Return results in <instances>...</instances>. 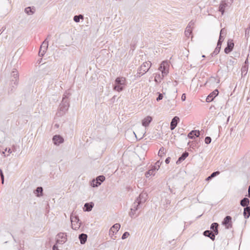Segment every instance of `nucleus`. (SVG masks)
I'll use <instances>...</instances> for the list:
<instances>
[{
    "mask_svg": "<svg viewBox=\"0 0 250 250\" xmlns=\"http://www.w3.org/2000/svg\"><path fill=\"white\" fill-rule=\"evenodd\" d=\"M81 19H83V15H76L73 17V20L76 22H79Z\"/></svg>",
    "mask_w": 250,
    "mask_h": 250,
    "instance_id": "nucleus-32",
    "label": "nucleus"
},
{
    "mask_svg": "<svg viewBox=\"0 0 250 250\" xmlns=\"http://www.w3.org/2000/svg\"><path fill=\"white\" fill-rule=\"evenodd\" d=\"M141 208L142 205L135 200L131 208L129 216L131 218L137 217L139 215V212H137V211Z\"/></svg>",
    "mask_w": 250,
    "mask_h": 250,
    "instance_id": "nucleus-2",
    "label": "nucleus"
},
{
    "mask_svg": "<svg viewBox=\"0 0 250 250\" xmlns=\"http://www.w3.org/2000/svg\"><path fill=\"white\" fill-rule=\"evenodd\" d=\"M234 43L232 40H229L227 42V47L224 49V52L226 54H229L232 51L234 47Z\"/></svg>",
    "mask_w": 250,
    "mask_h": 250,
    "instance_id": "nucleus-11",
    "label": "nucleus"
},
{
    "mask_svg": "<svg viewBox=\"0 0 250 250\" xmlns=\"http://www.w3.org/2000/svg\"><path fill=\"white\" fill-rule=\"evenodd\" d=\"M219 91L218 89L214 90L213 92L210 93L206 98V102L208 103L211 102L213 99L218 95Z\"/></svg>",
    "mask_w": 250,
    "mask_h": 250,
    "instance_id": "nucleus-13",
    "label": "nucleus"
},
{
    "mask_svg": "<svg viewBox=\"0 0 250 250\" xmlns=\"http://www.w3.org/2000/svg\"><path fill=\"white\" fill-rule=\"evenodd\" d=\"M24 12L28 15H33L35 12V9L33 8H31V7H27L25 8Z\"/></svg>",
    "mask_w": 250,
    "mask_h": 250,
    "instance_id": "nucleus-29",
    "label": "nucleus"
},
{
    "mask_svg": "<svg viewBox=\"0 0 250 250\" xmlns=\"http://www.w3.org/2000/svg\"><path fill=\"white\" fill-rule=\"evenodd\" d=\"M126 84V79L125 77H117L115 81V85L113 86V89L118 92H121L124 89Z\"/></svg>",
    "mask_w": 250,
    "mask_h": 250,
    "instance_id": "nucleus-1",
    "label": "nucleus"
},
{
    "mask_svg": "<svg viewBox=\"0 0 250 250\" xmlns=\"http://www.w3.org/2000/svg\"><path fill=\"white\" fill-rule=\"evenodd\" d=\"M52 140L54 145L59 146L64 141L63 138L59 135H56L53 137Z\"/></svg>",
    "mask_w": 250,
    "mask_h": 250,
    "instance_id": "nucleus-14",
    "label": "nucleus"
},
{
    "mask_svg": "<svg viewBox=\"0 0 250 250\" xmlns=\"http://www.w3.org/2000/svg\"><path fill=\"white\" fill-rule=\"evenodd\" d=\"M105 177L104 175H100L95 179H93L90 183L91 187L93 188L98 187L105 180Z\"/></svg>",
    "mask_w": 250,
    "mask_h": 250,
    "instance_id": "nucleus-8",
    "label": "nucleus"
},
{
    "mask_svg": "<svg viewBox=\"0 0 250 250\" xmlns=\"http://www.w3.org/2000/svg\"><path fill=\"white\" fill-rule=\"evenodd\" d=\"M170 157H167V158H166V159L165 160V163L167 164H168L170 162Z\"/></svg>",
    "mask_w": 250,
    "mask_h": 250,
    "instance_id": "nucleus-50",
    "label": "nucleus"
},
{
    "mask_svg": "<svg viewBox=\"0 0 250 250\" xmlns=\"http://www.w3.org/2000/svg\"><path fill=\"white\" fill-rule=\"evenodd\" d=\"M211 142V138L210 137H206L205 139V142L206 144L208 145Z\"/></svg>",
    "mask_w": 250,
    "mask_h": 250,
    "instance_id": "nucleus-41",
    "label": "nucleus"
},
{
    "mask_svg": "<svg viewBox=\"0 0 250 250\" xmlns=\"http://www.w3.org/2000/svg\"><path fill=\"white\" fill-rule=\"evenodd\" d=\"M236 62L235 61L234 59H230L228 60L227 62V67H229V65L233 66L235 63H236Z\"/></svg>",
    "mask_w": 250,
    "mask_h": 250,
    "instance_id": "nucleus-36",
    "label": "nucleus"
},
{
    "mask_svg": "<svg viewBox=\"0 0 250 250\" xmlns=\"http://www.w3.org/2000/svg\"><path fill=\"white\" fill-rule=\"evenodd\" d=\"M248 33V32H247V30H246V33Z\"/></svg>",
    "mask_w": 250,
    "mask_h": 250,
    "instance_id": "nucleus-64",
    "label": "nucleus"
},
{
    "mask_svg": "<svg viewBox=\"0 0 250 250\" xmlns=\"http://www.w3.org/2000/svg\"><path fill=\"white\" fill-rule=\"evenodd\" d=\"M170 201L168 200V201H167V203L168 204H170Z\"/></svg>",
    "mask_w": 250,
    "mask_h": 250,
    "instance_id": "nucleus-62",
    "label": "nucleus"
},
{
    "mask_svg": "<svg viewBox=\"0 0 250 250\" xmlns=\"http://www.w3.org/2000/svg\"><path fill=\"white\" fill-rule=\"evenodd\" d=\"M158 96L156 98L157 101L159 102V101L161 100L163 98V94L162 93H160L159 92H158Z\"/></svg>",
    "mask_w": 250,
    "mask_h": 250,
    "instance_id": "nucleus-44",
    "label": "nucleus"
},
{
    "mask_svg": "<svg viewBox=\"0 0 250 250\" xmlns=\"http://www.w3.org/2000/svg\"><path fill=\"white\" fill-rule=\"evenodd\" d=\"M5 141V134L4 132L0 131V145L3 144Z\"/></svg>",
    "mask_w": 250,
    "mask_h": 250,
    "instance_id": "nucleus-31",
    "label": "nucleus"
},
{
    "mask_svg": "<svg viewBox=\"0 0 250 250\" xmlns=\"http://www.w3.org/2000/svg\"><path fill=\"white\" fill-rule=\"evenodd\" d=\"M203 235L209 238L212 241H214L215 239V234H214L211 230H206L204 231Z\"/></svg>",
    "mask_w": 250,
    "mask_h": 250,
    "instance_id": "nucleus-18",
    "label": "nucleus"
},
{
    "mask_svg": "<svg viewBox=\"0 0 250 250\" xmlns=\"http://www.w3.org/2000/svg\"><path fill=\"white\" fill-rule=\"evenodd\" d=\"M6 27L5 26H3L0 30V35L2 34L4 31L5 30Z\"/></svg>",
    "mask_w": 250,
    "mask_h": 250,
    "instance_id": "nucleus-51",
    "label": "nucleus"
},
{
    "mask_svg": "<svg viewBox=\"0 0 250 250\" xmlns=\"http://www.w3.org/2000/svg\"><path fill=\"white\" fill-rule=\"evenodd\" d=\"M129 235V233L128 232H127V231L125 232L122 236V239L123 240L125 239L126 238H127Z\"/></svg>",
    "mask_w": 250,
    "mask_h": 250,
    "instance_id": "nucleus-43",
    "label": "nucleus"
},
{
    "mask_svg": "<svg viewBox=\"0 0 250 250\" xmlns=\"http://www.w3.org/2000/svg\"><path fill=\"white\" fill-rule=\"evenodd\" d=\"M45 52H46L45 51H44L43 50H41V49H40V50H39V55L40 57H42V56H43V55H44Z\"/></svg>",
    "mask_w": 250,
    "mask_h": 250,
    "instance_id": "nucleus-47",
    "label": "nucleus"
},
{
    "mask_svg": "<svg viewBox=\"0 0 250 250\" xmlns=\"http://www.w3.org/2000/svg\"><path fill=\"white\" fill-rule=\"evenodd\" d=\"M152 121V118L150 116H147L142 120V125L145 127H147L149 125V124Z\"/></svg>",
    "mask_w": 250,
    "mask_h": 250,
    "instance_id": "nucleus-19",
    "label": "nucleus"
},
{
    "mask_svg": "<svg viewBox=\"0 0 250 250\" xmlns=\"http://www.w3.org/2000/svg\"><path fill=\"white\" fill-rule=\"evenodd\" d=\"M0 178H1V183L2 184H4V175H0Z\"/></svg>",
    "mask_w": 250,
    "mask_h": 250,
    "instance_id": "nucleus-52",
    "label": "nucleus"
},
{
    "mask_svg": "<svg viewBox=\"0 0 250 250\" xmlns=\"http://www.w3.org/2000/svg\"><path fill=\"white\" fill-rule=\"evenodd\" d=\"M164 151H165L164 147H161L159 151V152H158V155L160 157H162L163 154H164V153H165Z\"/></svg>",
    "mask_w": 250,
    "mask_h": 250,
    "instance_id": "nucleus-40",
    "label": "nucleus"
},
{
    "mask_svg": "<svg viewBox=\"0 0 250 250\" xmlns=\"http://www.w3.org/2000/svg\"><path fill=\"white\" fill-rule=\"evenodd\" d=\"M220 174V172L219 171H216L215 172H212L208 177L206 180V181H209L211 180L214 177H216V176Z\"/></svg>",
    "mask_w": 250,
    "mask_h": 250,
    "instance_id": "nucleus-30",
    "label": "nucleus"
},
{
    "mask_svg": "<svg viewBox=\"0 0 250 250\" xmlns=\"http://www.w3.org/2000/svg\"><path fill=\"white\" fill-rule=\"evenodd\" d=\"M229 119H230V116H229V117H228V119H227V122H228L229 121Z\"/></svg>",
    "mask_w": 250,
    "mask_h": 250,
    "instance_id": "nucleus-61",
    "label": "nucleus"
},
{
    "mask_svg": "<svg viewBox=\"0 0 250 250\" xmlns=\"http://www.w3.org/2000/svg\"><path fill=\"white\" fill-rule=\"evenodd\" d=\"M192 32V29L191 28H188V27H186V30L185 31V34L186 37L189 38V36L190 35L191 33Z\"/></svg>",
    "mask_w": 250,
    "mask_h": 250,
    "instance_id": "nucleus-34",
    "label": "nucleus"
},
{
    "mask_svg": "<svg viewBox=\"0 0 250 250\" xmlns=\"http://www.w3.org/2000/svg\"><path fill=\"white\" fill-rule=\"evenodd\" d=\"M221 48V45H220V46H218V44H217V46H216L215 48L219 49V50H220Z\"/></svg>",
    "mask_w": 250,
    "mask_h": 250,
    "instance_id": "nucleus-57",
    "label": "nucleus"
},
{
    "mask_svg": "<svg viewBox=\"0 0 250 250\" xmlns=\"http://www.w3.org/2000/svg\"><path fill=\"white\" fill-rule=\"evenodd\" d=\"M248 59H247L245 60V64L246 65H247V64H248Z\"/></svg>",
    "mask_w": 250,
    "mask_h": 250,
    "instance_id": "nucleus-59",
    "label": "nucleus"
},
{
    "mask_svg": "<svg viewBox=\"0 0 250 250\" xmlns=\"http://www.w3.org/2000/svg\"><path fill=\"white\" fill-rule=\"evenodd\" d=\"M223 42V41H220V40H218L217 43V44H218V46H220V45H221Z\"/></svg>",
    "mask_w": 250,
    "mask_h": 250,
    "instance_id": "nucleus-54",
    "label": "nucleus"
},
{
    "mask_svg": "<svg viewBox=\"0 0 250 250\" xmlns=\"http://www.w3.org/2000/svg\"><path fill=\"white\" fill-rule=\"evenodd\" d=\"M94 203L93 202L86 203L84 205L83 210L84 211H90L92 210L94 207Z\"/></svg>",
    "mask_w": 250,
    "mask_h": 250,
    "instance_id": "nucleus-21",
    "label": "nucleus"
},
{
    "mask_svg": "<svg viewBox=\"0 0 250 250\" xmlns=\"http://www.w3.org/2000/svg\"><path fill=\"white\" fill-rule=\"evenodd\" d=\"M34 193L37 197H41L43 195V188L42 187H38L34 190Z\"/></svg>",
    "mask_w": 250,
    "mask_h": 250,
    "instance_id": "nucleus-25",
    "label": "nucleus"
},
{
    "mask_svg": "<svg viewBox=\"0 0 250 250\" xmlns=\"http://www.w3.org/2000/svg\"><path fill=\"white\" fill-rule=\"evenodd\" d=\"M218 226L219 224L217 223H213L210 227V230L216 235L219 233Z\"/></svg>",
    "mask_w": 250,
    "mask_h": 250,
    "instance_id": "nucleus-20",
    "label": "nucleus"
},
{
    "mask_svg": "<svg viewBox=\"0 0 250 250\" xmlns=\"http://www.w3.org/2000/svg\"><path fill=\"white\" fill-rule=\"evenodd\" d=\"M169 67V62L167 61H163L161 63L159 70L161 71L163 77H165L168 73Z\"/></svg>",
    "mask_w": 250,
    "mask_h": 250,
    "instance_id": "nucleus-4",
    "label": "nucleus"
},
{
    "mask_svg": "<svg viewBox=\"0 0 250 250\" xmlns=\"http://www.w3.org/2000/svg\"><path fill=\"white\" fill-rule=\"evenodd\" d=\"M248 197L250 198V185L249 186L248 188Z\"/></svg>",
    "mask_w": 250,
    "mask_h": 250,
    "instance_id": "nucleus-55",
    "label": "nucleus"
},
{
    "mask_svg": "<svg viewBox=\"0 0 250 250\" xmlns=\"http://www.w3.org/2000/svg\"><path fill=\"white\" fill-rule=\"evenodd\" d=\"M240 205L243 207H248L250 203V200L247 197H244L240 201Z\"/></svg>",
    "mask_w": 250,
    "mask_h": 250,
    "instance_id": "nucleus-27",
    "label": "nucleus"
},
{
    "mask_svg": "<svg viewBox=\"0 0 250 250\" xmlns=\"http://www.w3.org/2000/svg\"><path fill=\"white\" fill-rule=\"evenodd\" d=\"M232 0H222L219 7V11L223 15L226 8L229 7L232 3Z\"/></svg>",
    "mask_w": 250,
    "mask_h": 250,
    "instance_id": "nucleus-6",
    "label": "nucleus"
},
{
    "mask_svg": "<svg viewBox=\"0 0 250 250\" xmlns=\"http://www.w3.org/2000/svg\"><path fill=\"white\" fill-rule=\"evenodd\" d=\"M243 215L244 218L248 219L250 216V206L245 207L244 209Z\"/></svg>",
    "mask_w": 250,
    "mask_h": 250,
    "instance_id": "nucleus-26",
    "label": "nucleus"
},
{
    "mask_svg": "<svg viewBox=\"0 0 250 250\" xmlns=\"http://www.w3.org/2000/svg\"><path fill=\"white\" fill-rule=\"evenodd\" d=\"M202 57L203 58H205V56L204 55H202Z\"/></svg>",
    "mask_w": 250,
    "mask_h": 250,
    "instance_id": "nucleus-63",
    "label": "nucleus"
},
{
    "mask_svg": "<svg viewBox=\"0 0 250 250\" xmlns=\"http://www.w3.org/2000/svg\"><path fill=\"white\" fill-rule=\"evenodd\" d=\"M197 143H196L194 141H191V142H189L188 143V145L190 147H192V148H194L195 147H196L197 146Z\"/></svg>",
    "mask_w": 250,
    "mask_h": 250,
    "instance_id": "nucleus-38",
    "label": "nucleus"
},
{
    "mask_svg": "<svg viewBox=\"0 0 250 250\" xmlns=\"http://www.w3.org/2000/svg\"><path fill=\"white\" fill-rule=\"evenodd\" d=\"M8 151V152L9 153V154H11L12 152V149L10 148H9L8 149H7V150Z\"/></svg>",
    "mask_w": 250,
    "mask_h": 250,
    "instance_id": "nucleus-56",
    "label": "nucleus"
},
{
    "mask_svg": "<svg viewBox=\"0 0 250 250\" xmlns=\"http://www.w3.org/2000/svg\"><path fill=\"white\" fill-rule=\"evenodd\" d=\"M219 49L215 48L214 51L211 54V57H213L216 55H217L220 52Z\"/></svg>",
    "mask_w": 250,
    "mask_h": 250,
    "instance_id": "nucleus-42",
    "label": "nucleus"
},
{
    "mask_svg": "<svg viewBox=\"0 0 250 250\" xmlns=\"http://www.w3.org/2000/svg\"><path fill=\"white\" fill-rule=\"evenodd\" d=\"M50 35L48 36L47 38L44 41V42L41 44L40 48L41 50H43L46 52L48 46V41H47V39L50 37Z\"/></svg>",
    "mask_w": 250,
    "mask_h": 250,
    "instance_id": "nucleus-22",
    "label": "nucleus"
},
{
    "mask_svg": "<svg viewBox=\"0 0 250 250\" xmlns=\"http://www.w3.org/2000/svg\"><path fill=\"white\" fill-rule=\"evenodd\" d=\"M188 153L187 151L183 152L181 156L178 158V159L176 161V164H180L182 162L185 160V159L188 156Z\"/></svg>",
    "mask_w": 250,
    "mask_h": 250,
    "instance_id": "nucleus-23",
    "label": "nucleus"
},
{
    "mask_svg": "<svg viewBox=\"0 0 250 250\" xmlns=\"http://www.w3.org/2000/svg\"><path fill=\"white\" fill-rule=\"evenodd\" d=\"M186 99V96L185 93H183L181 97V100L182 101H185Z\"/></svg>",
    "mask_w": 250,
    "mask_h": 250,
    "instance_id": "nucleus-48",
    "label": "nucleus"
},
{
    "mask_svg": "<svg viewBox=\"0 0 250 250\" xmlns=\"http://www.w3.org/2000/svg\"><path fill=\"white\" fill-rule=\"evenodd\" d=\"M156 170L154 169V167L151 166V168L146 172L145 175L146 178H148L149 176L153 175L154 176L155 175V172Z\"/></svg>",
    "mask_w": 250,
    "mask_h": 250,
    "instance_id": "nucleus-28",
    "label": "nucleus"
},
{
    "mask_svg": "<svg viewBox=\"0 0 250 250\" xmlns=\"http://www.w3.org/2000/svg\"><path fill=\"white\" fill-rule=\"evenodd\" d=\"M248 65L247 66L245 65V66H243L242 68V69H241L242 74H244L245 75H246L247 73V72H248Z\"/></svg>",
    "mask_w": 250,
    "mask_h": 250,
    "instance_id": "nucleus-39",
    "label": "nucleus"
},
{
    "mask_svg": "<svg viewBox=\"0 0 250 250\" xmlns=\"http://www.w3.org/2000/svg\"><path fill=\"white\" fill-rule=\"evenodd\" d=\"M2 175H3L2 170L1 169H0V176Z\"/></svg>",
    "mask_w": 250,
    "mask_h": 250,
    "instance_id": "nucleus-60",
    "label": "nucleus"
},
{
    "mask_svg": "<svg viewBox=\"0 0 250 250\" xmlns=\"http://www.w3.org/2000/svg\"><path fill=\"white\" fill-rule=\"evenodd\" d=\"M121 225L119 223L114 224L109 230V235H114L115 233H116L120 229Z\"/></svg>",
    "mask_w": 250,
    "mask_h": 250,
    "instance_id": "nucleus-17",
    "label": "nucleus"
},
{
    "mask_svg": "<svg viewBox=\"0 0 250 250\" xmlns=\"http://www.w3.org/2000/svg\"><path fill=\"white\" fill-rule=\"evenodd\" d=\"M69 107V103L68 98L67 95L64 94L62 102L59 106V109L60 111L65 113Z\"/></svg>",
    "mask_w": 250,
    "mask_h": 250,
    "instance_id": "nucleus-3",
    "label": "nucleus"
},
{
    "mask_svg": "<svg viewBox=\"0 0 250 250\" xmlns=\"http://www.w3.org/2000/svg\"><path fill=\"white\" fill-rule=\"evenodd\" d=\"M194 22L193 21H191L189 22V23L187 27H188V28H191L192 27H193V26L194 25Z\"/></svg>",
    "mask_w": 250,
    "mask_h": 250,
    "instance_id": "nucleus-46",
    "label": "nucleus"
},
{
    "mask_svg": "<svg viewBox=\"0 0 250 250\" xmlns=\"http://www.w3.org/2000/svg\"><path fill=\"white\" fill-rule=\"evenodd\" d=\"M147 197V194L146 193L142 192L137 198L136 201L142 205L146 201Z\"/></svg>",
    "mask_w": 250,
    "mask_h": 250,
    "instance_id": "nucleus-12",
    "label": "nucleus"
},
{
    "mask_svg": "<svg viewBox=\"0 0 250 250\" xmlns=\"http://www.w3.org/2000/svg\"><path fill=\"white\" fill-rule=\"evenodd\" d=\"M151 63L150 62H145L139 67L138 70V74H139V77L145 74L147 72L151 66Z\"/></svg>",
    "mask_w": 250,
    "mask_h": 250,
    "instance_id": "nucleus-5",
    "label": "nucleus"
},
{
    "mask_svg": "<svg viewBox=\"0 0 250 250\" xmlns=\"http://www.w3.org/2000/svg\"><path fill=\"white\" fill-rule=\"evenodd\" d=\"M224 38H225V37H224L223 35H220L219 36V40H220V41H224Z\"/></svg>",
    "mask_w": 250,
    "mask_h": 250,
    "instance_id": "nucleus-53",
    "label": "nucleus"
},
{
    "mask_svg": "<svg viewBox=\"0 0 250 250\" xmlns=\"http://www.w3.org/2000/svg\"><path fill=\"white\" fill-rule=\"evenodd\" d=\"M180 121V119L177 116H175L172 119L170 122V128L171 130L174 129L177 126L178 123Z\"/></svg>",
    "mask_w": 250,
    "mask_h": 250,
    "instance_id": "nucleus-15",
    "label": "nucleus"
},
{
    "mask_svg": "<svg viewBox=\"0 0 250 250\" xmlns=\"http://www.w3.org/2000/svg\"><path fill=\"white\" fill-rule=\"evenodd\" d=\"M11 149L12 151L16 152L17 151V146L15 145H13Z\"/></svg>",
    "mask_w": 250,
    "mask_h": 250,
    "instance_id": "nucleus-49",
    "label": "nucleus"
},
{
    "mask_svg": "<svg viewBox=\"0 0 250 250\" xmlns=\"http://www.w3.org/2000/svg\"><path fill=\"white\" fill-rule=\"evenodd\" d=\"M232 218L230 216H226L222 222V224L225 226L226 229H229L232 228Z\"/></svg>",
    "mask_w": 250,
    "mask_h": 250,
    "instance_id": "nucleus-10",
    "label": "nucleus"
},
{
    "mask_svg": "<svg viewBox=\"0 0 250 250\" xmlns=\"http://www.w3.org/2000/svg\"><path fill=\"white\" fill-rule=\"evenodd\" d=\"M11 75L13 77L12 79L11 80V84L12 85V88L11 89V91L15 89V86H17L18 84V80L19 78V75L18 71L15 70H13L11 73Z\"/></svg>",
    "mask_w": 250,
    "mask_h": 250,
    "instance_id": "nucleus-9",
    "label": "nucleus"
},
{
    "mask_svg": "<svg viewBox=\"0 0 250 250\" xmlns=\"http://www.w3.org/2000/svg\"><path fill=\"white\" fill-rule=\"evenodd\" d=\"M79 239L81 244H84L87 241V235L85 233H81L79 235Z\"/></svg>",
    "mask_w": 250,
    "mask_h": 250,
    "instance_id": "nucleus-24",
    "label": "nucleus"
},
{
    "mask_svg": "<svg viewBox=\"0 0 250 250\" xmlns=\"http://www.w3.org/2000/svg\"><path fill=\"white\" fill-rule=\"evenodd\" d=\"M70 220L71 222L72 228L75 230L78 229L80 228L81 224V222H80L79 217L77 216H71Z\"/></svg>",
    "mask_w": 250,
    "mask_h": 250,
    "instance_id": "nucleus-7",
    "label": "nucleus"
},
{
    "mask_svg": "<svg viewBox=\"0 0 250 250\" xmlns=\"http://www.w3.org/2000/svg\"><path fill=\"white\" fill-rule=\"evenodd\" d=\"M220 35L221 36L223 35L224 37H225V36L226 35V31L224 28H223L221 30L220 32Z\"/></svg>",
    "mask_w": 250,
    "mask_h": 250,
    "instance_id": "nucleus-45",
    "label": "nucleus"
},
{
    "mask_svg": "<svg viewBox=\"0 0 250 250\" xmlns=\"http://www.w3.org/2000/svg\"><path fill=\"white\" fill-rule=\"evenodd\" d=\"M57 237H58V239H60L61 240H64V239H66V240H67L66 235L64 233H62V232L59 233L57 234Z\"/></svg>",
    "mask_w": 250,
    "mask_h": 250,
    "instance_id": "nucleus-33",
    "label": "nucleus"
},
{
    "mask_svg": "<svg viewBox=\"0 0 250 250\" xmlns=\"http://www.w3.org/2000/svg\"><path fill=\"white\" fill-rule=\"evenodd\" d=\"M7 148H6L5 149V150H4V151H3V152H2V154H3V155H4V156L5 157H6V155H5V151H7Z\"/></svg>",
    "mask_w": 250,
    "mask_h": 250,
    "instance_id": "nucleus-58",
    "label": "nucleus"
},
{
    "mask_svg": "<svg viewBox=\"0 0 250 250\" xmlns=\"http://www.w3.org/2000/svg\"><path fill=\"white\" fill-rule=\"evenodd\" d=\"M65 242H66V239L61 240L60 239L57 238L56 239V244L55 245H57V246H58V245H62Z\"/></svg>",
    "mask_w": 250,
    "mask_h": 250,
    "instance_id": "nucleus-37",
    "label": "nucleus"
},
{
    "mask_svg": "<svg viewBox=\"0 0 250 250\" xmlns=\"http://www.w3.org/2000/svg\"><path fill=\"white\" fill-rule=\"evenodd\" d=\"M200 131L199 130H193L189 132L188 135V137L189 139H193L195 137H199Z\"/></svg>",
    "mask_w": 250,
    "mask_h": 250,
    "instance_id": "nucleus-16",
    "label": "nucleus"
},
{
    "mask_svg": "<svg viewBox=\"0 0 250 250\" xmlns=\"http://www.w3.org/2000/svg\"><path fill=\"white\" fill-rule=\"evenodd\" d=\"M161 164L162 162H161L160 160H159L157 161L155 163V165L154 166H152V167H154V169H155L156 170H158L159 169Z\"/></svg>",
    "mask_w": 250,
    "mask_h": 250,
    "instance_id": "nucleus-35",
    "label": "nucleus"
}]
</instances>
